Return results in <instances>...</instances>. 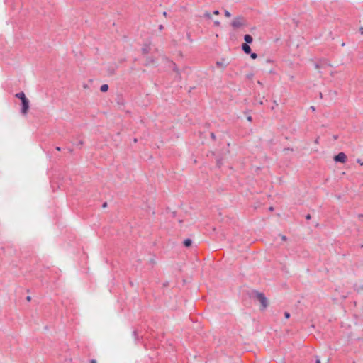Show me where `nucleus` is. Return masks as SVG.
I'll list each match as a JSON object with an SVG mask.
<instances>
[{
    "label": "nucleus",
    "instance_id": "6ab92c4d",
    "mask_svg": "<svg viewBox=\"0 0 363 363\" xmlns=\"http://www.w3.org/2000/svg\"><path fill=\"white\" fill-rule=\"evenodd\" d=\"M213 14L218 15L219 14V11L218 10H216V11H213Z\"/></svg>",
    "mask_w": 363,
    "mask_h": 363
},
{
    "label": "nucleus",
    "instance_id": "a211bd4d",
    "mask_svg": "<svg viewBox=\"0 0 363 363\" xmlns=\"http://www.w3.org/2000/svg\"><path fill=\"white\" fill-rule=\"evenodd\" d=\"M214 25L218 26H220V22L216 21L214 22Z\"/></svg>",
    "mask_w": 363,
    "mask_h": 363
},
{
    "label": "nucleus",
    "instance_id": "72a5a7b5",
    "mask_svg": "<svg viewBox=\"0 0 363 363\" xmlns=\"http://www.w3.org/2000/svg\"><path fill=\"white\" fill-rule=\"evenodd\" d=\"M269 210H270V211H272V210H273V208H272V207L269 208Z\"/></svg>",
    "mask_w": 363,
    "mask_h": 363
},
{
    "label": "nucleus",
    "instance_id": "f257e3e1",
    "mask_svg": "<svg viewBox=\"0 0 363 363\" xmlns=\"http://www.w3.org/2000/svg\"><path fill=\"white\" fill-rule=\"evenodd\" d=\"M245 24H246V20L242 16H238V17L235 18L231 23V26L235 29L240 28L245 26Z\"/></svg>",
    "mask_w": 363,
    "mask_h": 363
},
{
    "label": "nucleus",
    "instance_id": "dca6fc26",
    "mask_svg": "<svg viewBox=\"0 0 363 363\" xmlns=\"http://www.w3.org/2000/svg\"><path fill=\"white\" fill-rule=\"evenodd\" d=\"M281 240H282L283 241H286V239H287V238H286V237L285 235H281Z\"/></svg>",
    "mask_w": 363,
    "mask_h": 363
},
{
    "label": "nucleus",
    "instance_id": "20e7f679",
    "mask_svg": "<svg viewBox=\"0 0 363 363\" xmlns=\"http://www.w3.org/2000/svg\"><path fill=\"white\" fill-rule=\"evenodd\" d=\"M22 107H21V113L23 114H26L27 111L29 108V101L28 99L23 100L22 102Z\"/></svg>",
    "mask_w": 363,
    "mask_h": 363
},
{
    "label": "nucleus",
    "instance_id": "4be33fe9",
    "mask_svg": "<svg viewBox=\"0 0 363 363\" xmlns=\"http://www.w3.org/2000/svg\"><path fill=\"white\" fill-rule=\"evenodd\" d=\"M162 14L164 17L167 16V13L166 11H164Z\"/></svg>",
    "mask_w": 363,
    "mask_h": 363
},
{
    "label": "nucleus",
    "instance_id": "a878e982",
    "mask_svg": "<svg viewBox=\"0 0 363 363\" xmlns=\"http://www.w3.org/2000/svg\"><path fill=\"white\" fill-rule=\"evenodd\" d=\"M247 120H248L249 121H252V117H251V116L247 117Z\"/></svg>",
    "mask_w": 363,
    "mask_h": 363
},
{
    "label": "nucleus",
    "instance_id": "9d476101",
    "mask_svg": "<svg viewBox=\"0 0 363 363\" xmlns=\"http://www.w3.org/2000/svg\"><path fill=\"white\" fill-rule=\"evenodd\" d=\"M216 65L219 67L225 68L226 65L225 64L224 61H218L216 62Z\"/></svg>",
    "mask_w": 363,
    "mask_h": 363
},
{
    "label": "nucleus",
    "instance_id": "6e6552de",
    "mask_svg": "<svg viewBox=\"0 0 363 363\" xmlns=\"http://www.w3.org/2000/svg\"><path fill=\"white\" fill-rule=\"evenodd\" d=\"M244 40H245V42L247 43H251L253 41L252 37L248 34H247L244 36Z\"/></svg>",
    "mask_w": 363,
    "mask_h": 363
},
{
    "label": "nucleus",
    "instance_id": "f8f14e48",
    "mask_svg": "<svg viewBox=\"0 0 363 363\" xmlns=\"http://www.w3.org/2000/svg\"><path fill=\"white\" fill-rule=\"evenodd\" d=\"M204 17L210 19L211 18V15L209 12L207 11L204 13Z\"/></svg>",
    "mask_w": 363,
    "mask_h": 363
},
{
    "label": "nucleus",
    "instance_id": "9b49d317",
    "mask_svg": "<svg viewBox=\"0 0 363 363\" xmlns=\"http://www.w3.org/2000/svg\"><path fill=\"white\" fill-rule=\"evenodd\" d=\"M184 245L186 246V247H189L191 246V240L190 239H186L184 241Z\"/></svg>",
    "mask_w": 363,
    "mask_h": 363
},
{
    "label": "nucleus",
    "instance_id": "412c9836",
    "mask_svg": "<svg viewBox=\"0 0 363 363\" xmlns=\"http://www.w3.org/2000/svg\"><path fill=\"white\" fill-rule=\"evenodd\" d=\"M359 32H360V33H361L362 35H363V27H361V28H359Z\"/></svg>",
    "mask_w": 363,
    "mask_h": 363
},
{
    "label": "nucleus",
    "instance_id": "f03ea898",
    "mask_svg": "<svg viewBox=\"0 0 363 363\" xmlns=\"http://www.w3.org/2000/svg\"><path fill=\"white\" fill-rule=\"evenodd\" d=\"M255 297L257 300L261 303L262 309H265L268 306V301L263 293L256 292Z\"/></svg>",
    "mask_w": 363,
    "mask_h": 363
},
{
    "label": "nucleus",
    "instance_id": "7c9ffc66",
    "mask_svg": "<svg viewBox=\"0 0 363 363\" xmlns=\"http://www.w3.org/2000/svg\"><path fill=\"white\" fill-rule=\"evenodd\" d=\"M315 67H316L317 69H318V68H319V65L317 64V65H315Z\"/></svg>",
    "mask_w": 363,
    "mask_h": 363
},
{
    "label": "nucleus",
    "instance_id": "bb28decb",
    "mask_svg": "<svg viewBox=\"0 0 363 363\" xmlns=\"http://www.w3.org/2000/svg\"><path fill=\"white\" fill-rule=\"evenodd\" d=\"M56 150H57V151H60V147H56Z\"/></svg>",
    "mask_w": 363,
    "mask_h": 363
},
{
    "label": "nucleus",
    "instance_id": "5701e85b",
    "mask_svg": "<svg viewBox=\"0 0 363 363\" xmlns=\"http://www.w3.org/2000/svg\"><path fill=\"white\" fill-rule=\"evenodd\" d=\"M306 219H307V220L311 219V215H310V214H308V215L306 216Z\"/></svg>",
    "mask_w": 363,
    "mask_h": 363
},
{
    "label": "nucleus",
    "instance_id": "ddd939ff",
    "mask_svg": "<svg viewBox=\"0 0 363 363\" xmlns=\"http://www.w3.org/2000/svg\"><path fill=\"white\" fill-rule=\"evenodd\" d=\"M225 16L226 17L229 18V17H230V16H231V14H230V13L228 11L225 10Z\"/></svg>",
    "mask_w": 363,
    "mask_h": 363
},
{
    "label": "nucleus",
    "instance_id": "aec40b11",
    "mask_svg": "<svg viewBox=\"0 0 363 363\" xmlns=\"http://www.w3.org/2000/svg\"><path fill=\"white\" fill-rule=\"evenodd\" d=\"M159 29H160V30H163V29H164V26H163L162 25H160V26H159Z\"/></svg>",
    "mask_w": 363,
    "mask_h": 363
},
{
    "label": "nucleus",
    "instance_id": "423d86ee",
    "mask_svg": "<svg viewBox=\"0 0 363 363\" xmlns=\"http://www.w3.org/2000/svg\"><path fill=\"white\" fill-rule=\"evenodd\" d=\"M150 51V46L148 44H145L142 48V52L145 55L148 54Z\"/></svg>",
    "mask_w": 363,
    "mask_h": 363
},
{
    "label": "nucleus",
    "instance_id": "473e14b6",
    "mask_svg": "<svg viewBox=\"0 0 363 363\" xmlns=\"http://www.w3.org/2000/svg\"><path fill=\"white\" fill-rule=\"evenodd\" d=\"M359 218H362V217H363V215H362V214H361V215H359Z\"/></svg>",
    "mask_w": 363,
    "mask_h": 363
},
{
    "label": "nucleus",
    "instance_id": "c85d7f7f",
    "mask_svg": "<svg viewBox=\"0 0 363 363\" xmlns=\"http://www.w3.org/2000/svg\"><path fill=\"white\" fill-rule=\"evenodd\" d=\"M106 203H104L103 204V207H106Z\"/></svg>",
    "mask_w": 363,
    "mask_h": 363
},
{
    "label": "nucleus",
    "instance_id": "393cba45",
    "mask_svg": "<svg viewBox=\"0 0 363 363\" xmlns=\"http://www.w3.org/2000/svg\"><path fill=\"white\" fill-rule=\"evenodd\" d=\"M89 363H96L95 359H91Z\"/></svg>",
    "mask_w": 363,
    "mask_h": 363
},
{
    "label": "nucleus",
    "instance_id": "2f4dec72",
    "mask_svg": "<svg viewBox=\"0 0 363 363\" xmlns=\"http://www.w3.org/2000/svg\"><path fill=\"white\" fill-rule=\"evenodd\" d=\"M311 109H312L313 111H314V110H315V108H314L313 106H311Z\"/></svg>",
    "mask_w": 363,
    "mask_h": 363
},
{
    "label": "nucleus",
    "instance_id": "1a4fd4ad",
    "mask_svg": "<svg viewBox=\"0 0 363 363\" xmlns=\"http://www.w3.org/2000/svg\"><path fill=\"white\" fill-rule=\"evenodd\" d=\"M108 84H103V85H101V87H100V91H101V92H106V91H108Z\"/></svg>",
    "mask_w": 363,
    "mask_h": 363
},
{
    "label": "nucleus",
    "instance_id": "4468645a",
    "mask_svg": "<svg viewBox=\"0 0 363 363\" xmlns=\"http://www.w3.org/2000/svg\"><path fill=\"white\" fill-rule=\"evenodd\" d=\"M250 57L252 59H256L257 57V55L256 53H251Z\"/></svg>",
    "mask_w": 363,
    "mask_h": 363
},
{
    "label": "nucleus",
    "instance_id": "cd10ccee",
    "mask_svg": "<svg viewBox=\"0 0 363 363\" xmlns=\"http://www.w3.org/2000/svg\"><path fill=\"white\" fill-rule=\"evenodd\" d=\"M211 137H212L213 138H215V135H214V133H211Z\"/></svg>",
    "mask_w": 363,
    "mask_h": 363
},
{
    "label": "nucleus",
    "instance_id": "0eeeda50",
    "mask_svg": "<svg viewBox=\"0 0 363 363\" xmlns=\"http://www.w3.org/2000/svg\"><path fill=\"white\" fill-rule=\"evenodd\" d=\"M15 96L19 99L21 100V102L23 101V100H26L27 99V98L26 97V95L23 92H19V93H17Z\"/></svg>",
    "mask_w": 363,
    "mask_h": 363
},
{
    "label": "nucleus",
    "instance_id": "f3484780",
    "mask_svg": "<svg viewBox=\"0 0 363 363\" xmlns=\"http://www.w3.org/2000/svg\"><path fill=\"white\" fill-rule=\"evenodd\" d=\"M284 315L286 318H289L290 316V314L288 312H285Z\"/></svg>",
    "mask_w": 363,
    "mask_h": 363
},
{
    "label": "nucleus",
    "instance_id": "7ed1b4c3",
    "mask_svg": "<svg viewBox=\"0 0 363 363\" xmlns=\"http://www.w3.org/2000/svg\"><path fill=\"white\" fill-rule=\"evenodd\" d=\"M347 155L344 152H340L335 156L334 160L337 162L345 163L347 161Z\"/></svg>",
    "mask_w": 363,
    "mask_h": 363
},
{
    "label": "nucleus",
    "instance_id": "b1692460",
    "mask_svg": "<svg viewBox=\"0 0 363 363\" xmlns=\"http://www.w3.org/2000/svg\"><path fill=\"white\" fill-rule=\"evenodd\" d=\"M315 363H320V360L319 358H317L315 360Z\"/></svg>",
    "mask_w": 363,
    "mask_h": 363
},
{
    "label": "nucleus",
    "instance_id": "c756f323",
    "mask_svg": "<svg viewBox=\"0 0 363 363\" xmlns=\"http://www.w3.org/2000/svg\"><path fill=\"white\" fill-rule=\"evenodd\" d=\"M27 300H28V301H30V296H28V297H27Z\"/></svg>",
    "mask_w": 363,
    "mask_h": 363
},
{
    "label": "nucleus",
    "instance_id": "2eb2a0df",
    "mask_svg": "<svg viewBox=\"0 0 363 363\" xmlns=\"http://www.w3.org/2000/svg\"><path fill=\"white\" fill-rule=\"evenodd\" d=\"M357 162L359 163L360 165H363V162L360 159H357Z\"/></svg>",
    "mask_w": 363,
    "mask_h": 363
},
{
    "label": "nucleus",
    "instance_id": "39448f33",
    "mask_svg": "<svg viewBox=\"0 0 363 363\" xmlns=\"http://www.w3.org/2000/svg\"><path fill=\"white\" fill-rule=\"evenodd\" d=\"M242 49L246 54H250L251 52V48L247 43L242 45Z\"/></svg>",
    "mask_w": 363,
    "mask_h": 363
}]
</instances>
